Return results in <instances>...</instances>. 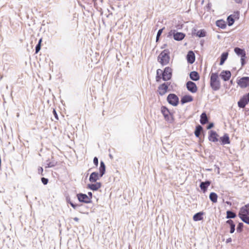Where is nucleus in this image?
I'll return each mask as SVG.
<instances>
[{"label": "nucleus", "instance_id": "obj_1", "mask_svg": "<svg viewBox=\"0 0 249 249\" xmlns=\"http://www.w3.org/2000/svg\"><path fill=\"white\" fill-rule=\"evenodd\" d=\"M238 216L242 221L249 225V203L240 209Z\"/></svg>", "mask_w": 249, "mask_h": 249}, {"label": "nucleus", "instance_id": "obj_2", "mask_svg": "<svg viewBox=\"0 0 249 249\" xmlns=\"http://www.w3.org/2000/svg\"><path fill=\"white\" fill-rule=\"evenodd\" d=\"M210 86L213 90H217L221 87V83L217 72L212 73L210 76Z\"/></svg>", "mask_w": 249, "mask_h": 249}, {"label": "nucleus", "instance_id": "obj_3", "mask_svg": "<svg viewBox=\"0 0 249 249\" xmlns=\"http://www.w3.org/2000/svg\"><path fill=\"white\" fill-rule=\"evenodd\" d=\"M170 60L169 52L166 50L162 51L158 57V62L162 66L168 64Z\"/></svg>", "mask_w": 249, "mask_h": 249}, {"label": "nucleus", "instance_id": "obj_4", "mask_svg": "<svg viewBox=\"0 0 249 249\" xmlns=\"http://www.w3.org/2000/svg\"><path fill=\"white\" fill-rule=\"evenodd\" d=\"M239 11H236L234 12L233 14H231L228 16L227 18V24H228L229 26L232 25L235 22V20L239 18Z\"/></svg>", "mask_w": 249, "mask_h": 249}, {"label": "nucleus", "instance_id": "obj_5", "mask_svg": "<svg viewBox=\"0 0 249 249\" xmlns=\"http://www.w3.org/2000/svg\"><path fill=\"white\" fill-rule=\"evenodd\" d=\"M237 84L241 88L244 89L249 86V77H243L237 81Z\"/></svg>", "mask_w": 249, "mask_h": 249}, {"label": "nucleus", "instance_id": "obj_6", "mask_svg": "<svg viewBox=\"0 0 249 249\" xmlns=\"http://www.w3.org/2000/svg\"><path fill=\"white\" fill-rule=\"evenodd\" d=\"M167 99L168 103L174 106H176L178 104V98L175 94L168 95Z\"/></svg>", "mask_w": 249, "mask_h": 249}, {"label": "nucleus", "instance_id": "obj_7", "mask_svg": "<svg viewBox=\"0 0 249 249\" xmlns=\"http://www.w3.org/2000/svg\"><path fill=\"white\" fill-rule=\"evenodd\" d=\"M172 69L169 67H166L163 71L162 78L164 81H167L172 77Z\"/></svg>", "mask_w": 249, "mask_h": 249}, {"label": "nucleus", "instance_id": "obj_8", "mask_svg": "<svg viewBox=\"0 0 249 249\" xmlns=\"http://www.w3.org/2000/svg\"><path fill=\"white\" fill-rule=\"evenodd\" d=\"M249 103V92L244 95L238 101V105L241 108H244L247 104Z\"/></svg>", "mask_w": 249, "mask_h": 249}, {"label": "nucleus", "instance_id": "obj_9", "mask_svg": "<svg viewBox=\"0 0 249 249\" xmlns=\"http://www.w3.org/2000/svg\"><path fill=\"white\" fill-rule=\"evenodd\" d=\"M77 197L80 202L85 203H89L91 202L90 197H88V196L86 194L82 193L78 194Z\"/></svg>", "mask_w": 249, "mask_h": 249}, {"label": "nucleus", "instance_id": "obj_10", "mask_svg": "<svg viewBox=\"0 0 249 249\" xmlns=\"http://www.w3.org/2000/svg\"><path fill=\"white\" fill-rule=\"evenodd\" d=\"M186 87L188 90L192 93H195L197 91V88L196 84L192 81L188 82L186 84Z\"/></svg>", "mask_w": 249, "mask_h": 249}, {"label": "nucleus", "instance_id": "obj_11", "mask_svg": "<svg viewBox=\"0 0 249 249\" xmlns=\"http://www.w3.org/2000/svg\"><path fill=\"white\" fill-rule=\"evenodd\" d=\"M168 88V86L165 83H163L159 87L158 92L160 95L162 96L166 93Z\"/></svg>", "mask_w": 249, "mask_h": 249}, {"label": "nucleus", "instance_id": "obj_12", "mask_svg": "<svg viewBox=\"0 0 249 249\" xmlns=\"http://www.w3.org/2000/svg\"><path fill=\"white\" fill-rule=\"evenodd\" d=\"M186 59L187 62L190 64H193L195 62L196 59L195 54L192 51L188 52L186 56Z\"/></svg>", "mask_w": 249, "mask_h": 249}, {"label": "nucleus", "instance_id": "obj_13", "mask_svg": "<svg viewBox=\"0 0 249 249\" xmlns=\"http://www.w3.org/2000/svg\"><path fill=\"white\" fill-rule=\"evenodd\" d=\"M220 76L225 81H228L231 77V73L229 71H223Z\"/></svg>", "mask_w": 249, "mask_h": 249}, {"label": "nucleus", "instance_id": "obj_14", "mask_svg": "<svg viewBox=\"0 0 249 249\" xmlns=\"http://www.w3.org/2000/svg\"><path fill=\"white\" fill-rule=\"evenodd\" d=\"M218 135L215 131H211L208 138L210 141L216 142L218 141Z\"/></svg>", "mask_w": 249, "mask_h": 249}, {"label": "nucleus", "instance_id": "obj_15", "mask_svg": "<svg viewBox=\"0 0 249 249\" xmlns=\"http://www.w3.org/2000/svg\"><path fill=\"white\" fill-rule=\"evenodd\" d=\"M101 187V183L100 182H96L94 184H89L88 188L92 191H97Z\"/></svg>", "mask_w": 249, "mask_h": 249}, {"label": "nucleus", "instance_id": "obj_16", "mask_svg": "<svg viewBox=\"0 0 249 249\" xmlns=\"http://www.w3.org/2000/svg\"><path fill=\"white\" fill-rule=\"evenodd\" d=\"M216 25L219 28L224 29L227 26V23L223 19L217 20L215 22Z\"/></svg>", "mask_w": 249, "mask_h": 249}, {"label": "nucleus", "instance_id": "obj_17", "mask_svg": "<svg viewBox=\"0 0 249 249\" xmlns=\"http://www.w3.org/2000/svg\"><path fill=\"white\" fill-rule=\"evenodd\" d=\"M99 178V174L96 172L92 173L89 177V180L91 182H95Z\"/></svg>", "mask_w": 249, "mask_h": 249}, {"label": "nucleus", "instance_id": "obj_18", "mask_svg": "<svg viewBox=\"0 0 249 249\" xmlns=\"http://www.w3.org/2000/svg\"><path fill=\"white\" fill-rule=\"evenodd\" d=\"M211 184L210 181H207L205 182H202L200 185L201 189L203 191V193H205L207 190V188L210 186Z\"/></svg>", "mask_w": 249, "mask_h": 249}, {"label": "nucleus", "instance_id": "obj_19", "mask_svg": "<svg viewBox=\"0 0 249 249\" xmlns=\"http://www.w3.org/2000/svg\"><path fill=\"white\" fill-rule=\"evenodd\" d=\"M234 52L238 55L241 56H245L246 52L244 50L241 49L238 47H235L234 49Z\"/></svg>", "mask_w": 249, "mask_h": 249}, {"label": "nucleus", "instance_id": "obj_20", "mask_svg": "<svg viewBox=\"0 0 249 249\" xmlns=\"http://www.w3.org/2000/svg\"><path fill=\"white\" fill-rule=\"evenodd\" d=\"M220 140L221 141L222 144L230 143L229 137L227 134H224V135L223 137H221Z\"/></svg>", "mask_w": 249, "mask_h": 249}, {"label": "nucleus", "instance_id": "obj_21", "mask_svg": "<svg viewBox=\"0 0 249 249\" xmlns=\"http://www.w3.org/2000/svg\"><path fill=\"white\" fill-rule=\"evenodd\" d=\"M190 78L194 81L198 80L199 79V76L197 72L193 71L191 72L190 74Z\"/></svg>", "mask_w": 249, "mask_h": 249}, {"label": "nucleus", "instance_id": "obj_22", "mask_svg": "<svg viewBox=\"0 0 249 249\" xmlns=\"http://www.w3.org/2000/svg\"><path fill=\"white\" fill-rule=\"evenodd\" d=\"M185 36L184 34L182 32H177L174 35V38L176 40H181Z\"/></svg>", "mask_w": 249, "mask_h": 249}, {"label": "nucleus", "instance_id": "obj_23", "mask_svg": "<svg viewBox=\"0 0 249 249\" xmlns=\"http://www.w3.org/2000/svg\"><path fill=\"white\" fill-rule=\"evenodd\" d=\"M193 100V98L191 95H185L184 96L181 100V102L182 103H185L187 102H191Z\"/></svg>", "mask_w": 249, "mask_h": 249}, {"label": "nucleus", "instance_id": "obj_24", "mask_svg": "<svg viewBox=\"0 0 249 249\" xmlns=\"http://www.w3.org/2000/svg\"><path fill=\"white\" fill-rule=\"evenodd\" d=\"M106 170L105 164L103 161H101L100 166L99 167L100 177H101L105 174Z\"/></svg>", "mask_w": 249, "mask_h": 249}, {"label": "nucleus", "instance_id": "obj_25", "mask_svg": "<svg viewBox=\"0 0 249 249\" xmlns=\"http://www.w3.org/2000/svg\"><path fill=\"white\" fill-rule=\"evenodd\" d=\"M161 112H162V114L164 116L165 119L166 120H169L170 112H169L168 109L165 107H162V109H161Z\"/></svg>", "mask_w": 249, "mask_h": 249}, {"label": "nucleus", "instance_id": "obj_26", "mask_svg": "<svg viewBox=\"0 0 249 249\" xmlns=\"http://www.w3.org/2000/svg\"><path fill=\"white\" fill-rule=\"evenodd\" d=\"M203 212H199L195 214L193 216V220L195 221L201 220L203 219Z\"/></svg>", "mask_w": 249, "mask_h": 249}, {"label": "nucleus", "instance_id": "obj_27", "mask_svg": "<svg viewBox=\"0 0 249 249\" xmlns=\"http://www.w3.org/2000/svg\"><path fill=\"white\" fill-rule=\"evenodd\" d=\"M200 123L202 124H204L208 122V118L205 113H203L200 116Z\"/></svg>", "mask_w": 249, "mask_h": 249}, {"label": "nucleus", "instance_id": "obj_28", "mask_svg": "<svg viewBox=\"0 0 249 249\" xmlns=\"http://www.w3.org/2000/svg\"><path fill=\"white\" fill-rule=\"evenodd\" d=\"M226 223L230 226V233H232L235 231V224L232 220H228L226 221Z\"/></svg>", "mask_w": 249, "mask_h": 249}, {"label": "nucleus", "instance_id": "obj_29", "mask_svg": "<svg viewBox=\"0 0 249 249\" xmlns=\"http://www.w3.org/2000/svg\"><path fill=\"white\" fill-rule=\"evenodd\" d=\"M210 199L213 203H216L217 201V195L215 193H211L210 194Z\"/></svg>", "mask_w": 249, "mask_h": 249}, {"label": "nucleus", "instance_id": "obj_30", "mask_svg": "<svg viewBox=\"0 0 249 249\" xmlns=\"http://www.w3.org/2000/svg\"><path fill=\"white\" fill-rule=\"evenodd\" d=\"M202 131V127L200 125L196 126L195 131V135L196 137H199L201 132Z\"/></svg>", "mask_w": 249, "mask_h": 249}, {"label": "nucleus", "instance_id": "obj_31", "mask_svg": "<svg viewBox=\"0 0 249 249\" xmlns=\"http://www.w3.org/2000/svg\"><path fill=\"white\" fill-rule=\"evenodd\" d=\"M228 55V53H224L222 54L220 58V65H222L223 64L225 60L227 59Z\"/></svg>", "mask_w": 249, "mask_h": 249}, {"label": "nucleus", "instance_id": "obj_32", "mask_svg": "<svg viewBox=\"0 0 249 249\" xmlns=\"http://www.w3.org/2000/svg\"><path fill=\"white\" fill-rule=\"evenodd\" d=\"M226 213H227V216H226L227 218H234L236 216L235 213H234L231 211H227Z\"/></svg>", "mask_w": 249, "mask_h": 249}, {"label": "nucleus", "instance_id": "obj_33", "mask_svg": "<svg viewBox=\"0 0 249 249\" xmlns=\"http://www.w3.org/2000/svg\"><path fill=\"white\" fill-rule=\"evenodd\" d=\"M42 41V38H40L39 40V42H38V44L36 45V53H38V52L40 51V48H41V43Z\"/></svg>", "mask_w": 249, "mask_h": 249}, {"label": "nucleus", "instance_id": "obj_34", "mask_svg": "<svg viewBox=\"0 0 249 249\" xmlns=\"http://www.w3.org/2000/svg\"><path fill=\"white\" fill-rule=\"evenodd\" d=\"M212 6V3L209 2L208 4L204 7V9L207 10V11H209L211 9Z\"/></svg>", "mask_w": 249, "mask_h": 249}, {"label": "nucleus", "instance_id": "obj_35", "mask_svg": "<svg viewBox=\"0 0 249 249\" xmlns=\"http://www.w3.org/2000/svg\"><path fill=\"white\" fill-rule=\"evenodd\" d=\"M195 35L199 37H203L206 36V32H196L195 33Z\"/></svg>", "mask_w": 249, "mask_h": 249}, {"label": "nucleus", "instance_id": "obj_36", "mask_svg": "<svg viewBox=\"0 0 249 249\" xmlns=\"http://www.w3.org/2000/svg\"><path fill=\"white\" fill-rule=\"evenodd\" d=\"M243 226V223H239L238 227L237 228V231L239 232L241 231L242 230Z\"/></svg>", "mask_w": 249, "mask_h": 249}, {"label": "nucleus", "instance_id": "obj_37", "mask_svg": "<svg viewBox=\"0 0 249 249\" xmlns=\"http://www.w3.org/2000/svg\"><path fill=\"white\" fill-rule=\"evenodd\" d=\"M41 181H42V182L44 184V185H46L48 183V180L47 178H41Z\"/></svg>", "mask_w": 249, "mask_h": 249}, {"label": "nucleus", "instance_id": "obj_38", "mask_svg": "<svg viewBox=\"0 0 249 249\" xmlns=\"http://www.w3.org/2000/svg\"><path fill=\"white\" fill-rule=\"evenodd\" d=\"M245 58H246V56L241 57V62L242 66L244 65V64H245Z\"/></svg>", "mask_w": 249, "mask_h": 249}, {"label": "nucleus", "instance_id": "obj_39", "mask_svg": "<svg viewBox=\"0 0 249 249\" xmlns=\"http://www.w3.org/2000/svg\"><path fill=\"white\" fill-rule=\"evenodd\" d=\"M93 163L96 166H98V160L97 157H94L93 159Z\"/></svg>", "mask_w": 249, "mask_h": 249}, {"label": "nucleus", "instance_id": "obj_40", "mask_svg": "<svg viewBox=\"0 0 249 249\" xmlns=\"http://www.w3.org/2000/svg\"><path fill=\"white\" fill-rule=\"evenodd\" d=\"M53 115H54V117H55V119H56L57 120H58V115H57V114L56 111V110H55V109H53Z\"/></svg>", "mask_w": 249, "mask_h": 249}, {"label": "nucleus", "instance_id": "obj_41", "mask_svg": "<svg viewBox=\"0 0 249 249\" xmlns=\"http://www.w3.org/2000/svg\"><path fill=\"white\" fill-rule=\"evenodd\" d=\"M162 71L160 69H158L157 70V75H161V74L162 75Z\"/></svg>", "mask_w": 249, "mask_h": 249}, {"label": "nucleus", "instance_id": "obj_42", "mask_svg": "<svg viewBox=\"0 0 249 249\" xmlns=\"http://www.w3.org/2000/svg\"><path fill=\"white\" fill-rule=\"evenodd\" d=\"M38 172L39 173L41 174L42 175H43V169L42 168V167H40L38 169Z\"/></svg>", "mask_w": 249, "mask_h": 249}, {"label": "nucleus", "instance_id": "obj_43", "mask_svg": "<svg viewBox=\"0 0 249 249\" xmlns=\"http://www.w3.org/2000/svg\"><path fill=\"white\" fill-rule=\"evenodd\" d=\"M161 75H156V81L159 82L160 81V80L161 79Z\"/></svg>", "mask_w": 249, "mask_h": 249}, {"label": "nucleus", "instance_id": "obj_44", "mask_svg": "<svg viewBox=\"0 0 249 249\" xmlns=\"http://www.w3.org/2000/svg\"><path fill=\"white\" fill-rule=\"evenodd\" d=\"M88 197H90V200L91 201V199L92 198V194L91 192H89L88 193Z\"/></svg>", "mask_w": 249, "mask_h": 249}, {"label": "nucleus", "instance_id": "obj_45", "mask_svg": "<svg viewBox=\"0 0 249 249\" xmlns=\"http://www.w3.org/2000/svg\"><path fill=\"white\" fill-rule=\"evenodd\" d=\"M237 3H241L243 0H233Z\"/></svg>", "mask_w": 249, "mask_h": 249}, {"label": "nucleus", "instance_id": "obj_46", "mask_svg": "<svg viewBox=\"0 0 249 249\" xmlns=\"http://www.w3.org/2000/svg\"><path fill=\"white\" fill-rule=\"evenodd\" d=\"M70 204L71 206V207H73L74 209H75L76 207H77V205L74 204L71 202L70 203Z\"/></svg>", "mask_w": 249, "mask_h": 249}, {"label": "nucleus", "instance_id": "obj_47", "mask_svg": "<svg viewBox=\"0 0 249 249\" xmlns=\"http://www.w3.org/2000/svg\"><path fill=\"white\" fill-rule=\"evenodd\" d=\"M213 124H209V125L208 126L207 128H208V129H210V128H211L212 127H213Z\"/></svg>", "mask_w": 249, "mask_h": 249}, {"label": "nucleus", "instance_id": "obj_48", "mask_svg": "<svg viewBox=\"0 0 249 249\" xmlns=\"http://www.w3.org/2000/svg\"><path fill=\"white\" fill-rule=\"evenodd\" d=\"M162 32H158L157 36V40L158 39L159 37L160 36Z\"/></svg>", "mask_w": 249, "mask_h": 249}, {"label": "nucleus", "instance_id": "obj_49", "mask_svg": "<svg viewBox=\"0 0 249 249\" xmlns=\"http://www.w3.org/2000/svg\"><path fill=\"white\" fill-rule=\"evenodd\" d=\"M231 238H229L227 239L226 242L227 243H229V242H231Z\"/></svg>", "mask_w": 249, "mask_h": 249}, {"label": "nucleus", "instance_id": "obj_50", "mask_svg": "<svg viewBox=\"0 0 249 249\" xmlns=\"http://www.w3.org/2000/svg\"><path fill=\"white\" fill-rule=\"evenodd\" d=\"M164 29H165V27H162L161 28H160V29H158V31H163Z\"/></svg>", "mask_w": 249, "mask_h": 249}, {"label": "nucleus", "instance_id": "obj_51", "mask_svg": "<svg viewBox=\"0 0 249 249\" xmlns=\"http://www.w3.org/2000/svg\"><path fill=\"white\" fill-rule=\"evenodd\" d=\"M73 219H74V221H76V222H78V221H79V218H77V217H74V218H73Z\"/></svg>", "mask_w": 249, "mask_h": 249}, {"label": "nucleus", "instance_id": "obj_52", "mask_svg": "<svg viewBox=\"0 0 249 249\" xmlns=\"http://www.w3.org/2000/svg\"><path fill=\"white\" fill-rule=\"evenodd\" d=\"M191 31L192 32H193V31H196V30L194 28H193L191 30Z\"/></svg>", "mask_w": 249, "mask_h": 249}, {"label": "nucleus", "instance_id": "obj_53", "mask_svg": "<svg viewBox=\"0 0 249 249\" xmlns=\"http://www.w3.org/2000/svg\"><path fill=\"white\" fill-rule=\"evenodd\" d=\"M96 1H97V0H92V1L94 2V4H95V3H96Z\"/></svg>", "mask_w": 249, "mask_h": 249}, {"label": "nucleus", "instance_id": "obj_54", "mask_svg": "<svg viewBox=\"0 0 249 249\" xmlns=\"http://www.w3.org/2000/svg\"><path fill=\"white\" fill-rule=\"evenodd\" d=\"M198 31L202 32V31H205V30L204 29H200V30H198Z\"/></svg>", "mask_w": 249, "mask_h": 249}, {"label": "nucleus", "instance_id": "obj_55", "mask_svg": "<svg viewBox=\"0 0 249 249\" xmlns=\"http://www.w3.org/2000/svg\"><path fill=\"white\" fill-rule=\"evenodd\" d=\"M170 31H174V32H175V31H177L176 30L174 29V30H171Z\"/></svg>", "mask_w": 249, "mask_h": 249}, {"label": "nucleus", "instance_id": "obj_56", "mask_svg": "<svg viewBox=\"0 0 249 249\" xmlns=\"http://www.w3.org/2000/svg\"><path fill=\"white\" fill-rule=\"evenodd\" d=\"M184 26L185 25L184 24H183L181 26V28H182V27H184Z\"/></svg>", "mask_w": 249, "mask_h": 249}, {"label": "nucleus", "instance_id": "obj_57", "mask_svg": "<svg viewBox=\"0 0 249 249\" xmlns=\"http://www.w3.org/2000/svg\"><path fill=\"white\" fill-rule=\"evenodd\" d=\"M157 30H158V28H157V27H156V28H155V31H156Z\"/></svg>", "mask_w": 249, "mask_h": 249}]
</instances>
